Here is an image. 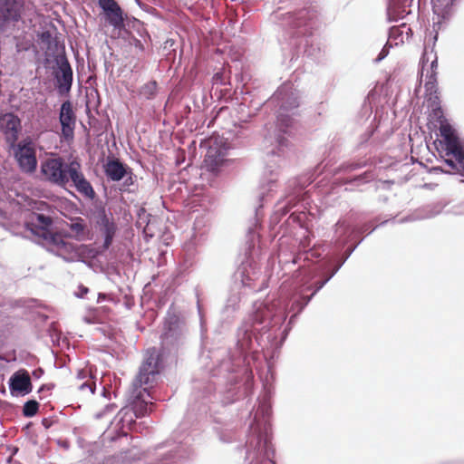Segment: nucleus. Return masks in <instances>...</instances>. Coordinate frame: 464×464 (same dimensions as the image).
I'll use <instances>...</instances> for the list:
<instances>
[{"label":"nucleus","mask_w":464,"mask_h":464,"mask_svg":"<svg viewBox=\"0 0 464 464\" xmlns=\"http://www.w3.org/2000/svg\"><path fill=\"white\" fill-rule=\"evenodd\" d=\"M289 313L294 314V311L290 310V304L285 299L271 306L265 302H255L252 311L237 329L236 350L229 353L227 359L219 362L212 372L213 377L236 382L237 378L230 374L236 372L242 364H249L246 362L248 356L256 353L257 347L266 348L276 340V333Z\"/></svg>","instance_id":"1"},{"label":"nucleus","mask_w":464,"mask_h":464,"mask_svg":"<svg viewBox=\"0 0 464 464\" xmlns=\"http://www.w3.org/2000/svg\"><path fill=\"white\" fill-rule=\"evenodd\" d=\"M268 103L274 105L276 110V123L274 127L267 129L265 136V142L270 145H276L275 149L267 151L266 166L265 177L267 190L272 191L276 187V181L279 176V160H275V157L280 158L284 153V148L287 147V140L283 134L290 133L289 129L293 127L297 110L300 105V96L298 91L294 88L291 82L283 83L269 99Z\"/></svg>","instance_id":"2"},{"label":"nucleus","mask_w":464,"mask_h":464,"mask_svg":"<svg viewBox=\"0 0 464 464\" xmlns=\"http://www.w3.org/2000/svg\"><path fill=\"white\" fill-rule=\"evenodd\" d=\"M161 372V360L155 347L149 348L144 354V358L135 379L132 381L128 392V406L123 407L116 416V428L121 430V435L126 436L127 431L123 429L134 423L133 416L136 418L144 417L149 411V402L145 396L154 399L149 387L143 385H151Z\"/></svg>","instance_id":"3"},{"label":"nucleus","mask_w":464,"mask_h":464,"mask_svg":"<svg viewBox=\"0 0 464 464\" xmlns=\"http://www.w3.org/2000/svg\"><path fill=\"white\" fill-rule=\"evenodd\" d=\"M271 388L265 385L264 393L258 398V406L246 441V459L249 460V464H276L270 459V451L273 452L268 420L271 413Z\"/></svg>","instance_id":"4"},{"label":"nucleus","mask_w":464,"mask_h":464,"mask_svg":"<svg viewBox=\"0 0 464 464\" xmlns=\"http://www.w3.org/2000/svg\"><path fill=\"white\" fill-rule=\"evenodd\" d=\"M362 242L359 241L353 246L349 247L343 258L339 261V263L334 266V268L327 275L325 274V270L331 266L330 261H327L316 267V271H320L322 275L324 276V279L317 281L314 285L310 284V281L314 278V275L312 273H305L304 277L298 281L297 285L295 288V291L289 295L285 296L284 299L290 304V310L294 311V314L291 315L288 324H292L294 323V319L303 311V309L308 304L313 296L322 289L330 279L339 271V269L343 266V265L346 262V260L350 257L353 252L356 249L358 245Z\"/></svg>","instance_id":"5"},{"label":"nucleus","mask_w":464,"mask_h":464,"mask_svg":"<svg viewBox=\"0 0 464 464\" xmlns=\"http://www.w3.org/2000/svg\"><path fill=\"white\" fill-rule=\"evenodd\" d=\"M438 140L437 150L440 157L448 169H441L442 172L451 175L464 176V146L458 135L456 129L451 123L445 124L437 130Z\"/></svg>","instance_id":"6"},{"label":"nucleus","mask_w":464,"mask_h":464,"mask_svg":"<svg viewBox=\"0 0 464 464\" xmlns=\"http://www.w3.org/2000/svg\"><path fill=\"white\" fill-rule=\"evenodd\" d=\"M188 341V329L183 318L173 307H170L166 314L163 332L160 335L161 348L156 351L161 360L163 368L164 355H176Z\"/></svg>","instance_id":"7"},{"label":"nucleus","mask_w":464,"mask_h":464,"mask_svg":"<svg viewBox=\"0 0 464 464\" xmlns=\"http://www.w3.org/2000/svg\"><path fill=\"white\" fill-rule=\"evenodd\" d=\"M70 162L66 163L63 158H50L41 164V172L44 179L59 187H65L69 182Z\"/></svg>","instance_id":"8"},{"label":"nucleus","mask_w":464,"mask_h":464,"mask_svg":"<svg viewBox=\"0 0 464 464\" xmlns=\"http://www.w3.org/2000/svg\"><path fill=\"white\" fill-rule=\"evenodd\" d=\"M39 238L43 240V244L50 252L63 257L65 261L73 260L72 256L76 254L75 246L66 242L60 234L41 229Z\"/></svg>","instance_id":"9"},{"label":"nucleus","mask_w":464,"mask_h":464,"mask_svg":"<svg viewBox=\"0 0 464 464\" xmlns=\"http://www.w3.org/2000/svg\"><path fill=\"white\" fill-rule=\"evenodd\" d=\"M307 12L305 10L300 11L298 14H291L285 13L281 14L284 20L286 21V24L294 30L291 35V38L295 43L292 44L301 48L304 44V47L308 44V40L306 39L307 34H311V26L307 24L305 17Z\"/></svg>","instance_id":"10"},{"label":"nucleus","mask_w":464,"mask_h":464,"mask_svg":"<svg viewBox=\"0 0 464 464\" xmlns=\"http://www.w3.org/2000/svg\"><path fill=\"white\" fill-rule=\"evenodd\" d=\"M456 2L457 0H431L433 14L438 16V21L433 22V32H430L425 38V55H428L427 50L429 48L433 49L438 39V32L435 29L436 25L440 24V19H449L453 13Z\"/></svg>","instance_id":"11"},{"label":"nucleus","mask_w":464,"mask_h":464,"mask_svg":"<svg viewBox=\"0 0 464 464\" xmlns=\"http://www.w3.org/2000/svg\"><path fill=\"white\" fill-rule=\"evenodd\" d=\"M14 158L24 173H33L37 168L36 151L30 139L21 140L14 149Z\"/></svg>","instance_id":"12"},{"label":"nucleus","mask_w":464,"mask_h":464,"mask_svg":"<svg viewBox=\"0 0 464 464\" xmlns=\"http://www.w3.org/2000/svg\"><path fill=\"white\" fill-rule=\"evenodd\" d=\"M425 95L430 110L427 126L430 131L437 132V130L440 129L442 125L450 124V122L444 115L438 91L436 92H425Z\"/></svg>","instance_id":"13"},{"label":"nucleus","mask_w":464,"mask_h":464,"mask_svg":"<svg viewBox=\"0 0 464 464\" xmlns=\"http://www.w3.org/2000/svg\"><path fill=\"white\" fill-rule=\"evenodd\" d=\"M58 70L54 72L55 88L60 96L68 95L71 92L73 79L72 66L65 56L56 58Z\"/></svg>","instance_id":"14"},{"label":"nucleus","mask_w":464,"mask_h":464,"mask_svg":"<svg viewBox=\"0 0 464 464\" xmlns=\"http://www.w3.org/2000/svg\"><path fill=\"white\" fill-rule=\"evenodd\" d=\"M69 181L72 182V186L84 197L92 199L95 197V191L92 184L86 179L82 171L80 162L73 160L70 161L69 169Z\"/></svg>","instance_id":"15"},{"label":"nucleus","mask_w":464,"mask_h":464,"mask_svg":"<svg viewBox=\"0 0 464 464\" xmlns=\"http://www.w3.org/2000/svg\"><path fill=\"white\" fill-rule=\"evenodd\" d=\"M22 125L20 118L13 112L0 116V131L5 135L6 142L14 146L19 139Z\"/></svg>","instance_id":"16"},{"label":"nucleus","mask_w":464,"mask_h":464,"mask_svg":"<svg viewBox=\"0 0 464 464\" xmlns=\"http://www.w3.org/2000/svg\"><path fill=\"white\" fill-rule=\"evenodd\" d=\"M59 121L62 128L63 137L65 140L72 139L76 123V116L71 101L67 100L62 103L59 112Z\"/></svg>","instance_id":"17"},{"label":"nucleus","mask_w":464,"mask_h":464,"mask_svg":"<svg viewBox=\"0 0 464 464\" xmlns=\"http://www.w3.org/2000/svg\"><path fill=\"white\" fill-rule=\"evenodd\" d=\"M99 6L106 15L107 22L115 29L124 26L123 13L115 0H99Z\"/></svg>","instance_id":"18"},{"label":"nucleus","mask_w":464,"mask_h":464,"mask_svg":"<svg viewBox=\"0 0 464 464\" xmlns=\"http://www.w3.org/2000/svg\"><path fill=\"white\" fill-rule=\"evenodd\" d=\"M9 389L13 395L30 393L32 383L28 372L24 370L14 372L9 379Z\"/></svg>","instance_id":"19"},{"label":"nucleus","mask_w":464,"mask_h":464,"mask_svg":"<svg viewBox=\"0 0 464 464\" xmlns=\"http://www.w3.org/2000/svg\"><path fill=\"white\" fill-rule=\"evenodd\" d=\"M23 7L24 0H0V16L5 22H17Z\"/></svg>","instance_id":"20"},{"label":"nucleus","mask_w":464,"mask_h":464,"mask_svg":"<svg viewBox=\"0 0 464 464\" xmlns=\"http://www.w3.org/2000/svg\"><path fill=\"white\" fill-rule=\"evenodd\" d=\"M226 150L218 146H209L205 156V164L209 171H216L226 160Z\"/></svg>","instance_id":"21"},{"label":"nucleus","mask_w":464,"mask_h":464,"mask_svg":"<svg viewBox=\"0 0 464 464\" xmlns=\"http://www.w3.org/2000/svg\"><path fill=\"white\" fill-rule=\"evenodd\" d=\"M130 168L121 162L119 160H109L105 167L104 171L107 178L112 181H120L124 177L129 175Z\"/></svg>","instance_id":"22"},{"label":"nucleus","mask_w":464,"mask_h":464,"mask_svg":"<svg viewBox=\"0 0 464 464\" xmlns=\"http://www.w3.org/2000/svg\"><path fill=\"white\" fill-rule=\"evenodd\" d=\"M442 211V206L439 203L428 205L421 209L417 210L414 214L408 216L400 220L401 223L408 221H416L421 219H429L435 218Z\"/></svg>","instance_id":"23"},{"label":"nucleus","mask_w":464,"mask_h":464,"mask_svg":"<svg viewBox=\"0 0 464 464\" xmlns=\"http://www.w3.org/2000/svg\"><path fill=\"white\" fill-rule=\"evenodd\" d=\"M72 233V237L77 240H84L87 238L89 229L86 221L80 218H74L71 219V222L67 225Z\"/></svg>","instance_id":"24"},{"label":"nucleus","mask_w":464,"mask_h":464,"mask_svg":"<svg viewBox=\"0 0 464 464\" xmlns=\"http://www.w3.org/2000/svg\"><path fill=\"white\" fill-rule=\"evenodd\" d=\"M257 272H253L252 275H250V270L246 264H242L236 275L237 278L240 277V281L243 286L249 287L254 291H258L261 289V287L256 289L255 286V281L257 279Z\"/></svg>","instance_id":"25"},{"label":"nucleus","mask_w":464,"mask_h":464,"mask_svg":"<svg viewBox=\"0 0 464 464\" xmlns=\"http://www.w3.org/2000/svg\"><path fill=\"white\" fill-rule=\"evenodd\" d=\"M437 68H438V60L435 56L430 64V68L426 70L425 74V92H436L438 91L437 85Z\"/></svg>","instance_id":"26"},{"label":"nucleus","mask_w":464,"mask_h":464,"mask_svg":"<svg viewBox=\"0 0 464 464\" xmlns=\"http://www.w3.org/2000/svg\"><path fill=\"white\" fill-rule=\"evenodd\" d=\"M37 225H34V227L31 228V231L36 237H40V230H45L46 232L50 231V227L53 225V218L50 216L44 214H37L36 216Z\"/></svg>","instance_id":"27"},{"label":"nucleus","mask_w":464,"mask_h":464,"mask_svg":"<svg viewBox=\"0 0 464 464\" xmlns=\"http://www.w3.org/2000/svg\"><path fill=\"white\" fill-rule=\"evenodd\" d=\"M116 225L114 223L109 225L108 227H103L101 229L102 235L104 236L103 241V248L108 249L112 243L113 237L116 233Z\"/></svg>","instance_id":"28"},{"label":"nucleus","mask_w":464,"mask_h":464,"mask_svg":"<svg viewBox=\"0 0 464 464\" xmlns=\"http://www.w3.org/2000/svg\"><path fill=\"white\" fill-rule=\"evenodd\" d=\"M240 296L237 294L231 295L226 303L224 307V312L229 314H233L239 308Z\"/></svg>","instance_id":"29"},{"label":"nucleus","mask_w":464,"mask_h":464,"mask_svg":"<svg viewBox=\"0 0 464 464\" xmlns=\"http://www.w3.org/2000/svg\"><path fill=\"white\" fill-rule=\"evenodd\" d=\"M39 409V403L35 400L27 401L23 406V414L24 417H34Z\"/></svg>","instance_id":"30"},{"label":"nucleus","mask_w":464,"mask_h":464,"mask_svg":"<svg viewBox=\"0 0 464 464\" xmlns=\"http://www.w3.org/2000/svg\"><path fill=\"white\" fill-rule=\"evenodd\" d=\"M407 29V31H411L409 27L406 26L405 24H401L400 26H392L389 30V39L398 40L402 43L403 42V31Z\"/></svg>","instance_id":"31"},{"label":"nucleus","mask_w":464,"mask_h":464,"mask_svg":"<svg viewBox=\"0 0 464 464\" xmlns=\"http://www.w3.org/2000/svg\"><path fill=\"white\" fill-rule=\"evenodd\" d=\"M405 11L402 10L401 11L399 9V7L397 8L395 4H392V3H390L388 7H387V16H388V20L390 22H392V21H397L401 18H403L404 13Z\"/></svg>","instance_id":"32"},{"label":"nucleus","mask_w":464,"mask_h":464,"mask_svg":"<svg viewBox=\"0 0 464 464\" xmlns=\"http://www.w3.org/2000/svg\"><path fill=\"white\" fill-rule=\"evenodd\" d=\"M97 223L100 226V228L103 227H108L112 224L111 214H108L104 208H102L97 212Z\"/></svg>","instance_id":"33"},{"label":"nucleus","mask_w":464,"mask_h":464,"mask_svg":"<svg viewBox=\"0 0 464 464\" xmlns=\"http://www.w3.org/2000/svg\"><path fill=\"white\" fill-rule=\"evenodd\" d=\"M157 82L155 81L150 82L144 84L141 88L140 94L150 100L152 99L156 94Z\"/></svg>","instance_id":"34"},{"label":"nucleus","mask_w":464,"mask_h":464,"mask_svg":"<svg viewBox=\"0 0 464 464\" xmlns=\"http://www.w3.org/2000/svg\"><path fill=\"white\" fill-rule=\"evenodd\" d=\"M335 227H336L335 232H336V234H337L339 237L344 236V235H346V234H348L349 236H351L352 234L355 233V229L351 228L350 225H348V224H347L345 221H343V220H339V221L335 224Z\"/></svg>","instance_id":"35"},{"label":"nucleus","mask_w":464,"mask_h":464,"mask_svg":"<svg viewBox=\"0 0 464 464\" xmlns=\"http://www.w3.org/2000/svg\"><path fill=\"white\" fill-rule=\"evenodd\" d=\"M392 48V44L389 43H386V44L382 47L381 52L379 53L378 56L374 59L375 63L382 62L384 58L387 57L389 54L390 49Z\"/></svg>","instance_id":"36"},{"label":"nucleus","mask_w":464,"mask_h":464,"mask_svg":"<svg viewBox=\"0 0 464 464\" xmlns=\"http://www.w3.org/2000/svg\"><path fill=\"white\" fill-rule=\"evenodd\" d=\"M95 383L93 382H85L79 385V390L83 392L88 390L91 394H93L95 392Z\"/></svg>","instance_id":"37"},{"label":"nucleus","mask_w":464,"mask_h":464,"mask_svg":"<svg viewBox=\"0 0 464 464\" xmlns=\"http://www.w3.org/2000/svg\"><path fill=\"white\" fill-rule=\"evenodd\" d=\"M160 455L164 457V459L161 460L162 464H167L169 461H172L175 457V454L173 453L172 450L160 453Z\"/></svg>","instance_id":"38"},{"label":"nucleus","mask_w":464,"mask_h":464,"mask_svg":"<svg viewBox=\"0 0 464 464\" xmlns=\"http://www.w3.org/2000/svg\"><path fill=\"white\" fill-rule=\"evenodd\" d=\"M39 38L43 44H45L47 45L51 44L52 42V34L49 31H44L40 35Z\"/></svg>","instance_id":"39"},{"label":"nucleus","mask_w":464,"mask_h":464,"mask_svg":"<svg viewBox=\"0 0 464 464\" xmlns=\"http://www.w3.org/2000/svg\"><path fill=\"white\" fill-rule=\"evenodd\" d=\"M212 82L214 84L225 85L226 82L223 79V72H218L213 75Z\"/></svg>","instance_id":"40"},{"label":"nucleus","mask_w":464,"mask_h":464,"mask_svg":"<svg viewBox=\"0 0 464 464\" xmlns=\"http://www.w3.org/2000/svg\"><path fill=\"white\" fill-rule=\"evenodd\" d=\"M129 174L130 175L127 177V179L124 181V185H126V186H130L134 182V177L132 176L130 169L129 170Z\"/></svg>","instance_id":"41"},{"label":"nucleus","mask_w":464,"mask_h":464,"mask_svg":"<svg viewBox=\"0 0 464 464\" xmlns=\"http://www.w3.org/2000/svg\"><path fill=\"white\" fill-rule=\"evenodd\" d=\"M198 314H199V318H200V326H201V330L203 331L204 330V320H203L201 309H200L198 303Z\"/></svg>","instance_id":"42"},{"label":"nucleus","mask_w":464,"mask_h":464,"mask_svg":"<svg viewBox=\"0 0 464 464\" xmlns=\"http://www.w3.org/2000/svg\"><path fill=\"white\" fill-rule=\"evenodd\" d=\"M290 329H291V327H290V326H286V327L284 329V331H283V333H282V334H283V335H282V341H284V340L286 338V336H287L288 332L290 331Z\"/></svg>","instance_id":"43"},{"label":"nucleus","mask_w":464,"mask_h":464,"mask_svg":"<svg viewBox=\"0 0 464 464\" xmlns=\"http://www.w3.org/2000/svg\"><path fill=\"white\" fill-rule=\"evenodd\" d=\"M87 372L84 370H80L78 372V378L82 379L86 376Z\"/></svg>","instance_id":"44"},{"label":"nucleus","mask_w":464,"mask_h":464,"mask_svg":"<svg viewBox=\"0 0 464 464\" xmlns=\"http://www.w3.org/2000/svg\"><path fill=\"white\" fill-rule=\"evenodd\" d=\"M463 212V208L461 206L458 207V209L457 210H452V213L456 214V215H461Z\"/></svg>","instance_id":"45"},{"label":"nucleus","mask_w":464,"mask_h":464,"mask_svg":"<svg viewBox=\"0 0 464 464\" xmlns=\"http://www.w3.org/2000/svg\"><path fill=\"white\" fill-rule=\"evenodd\" d=\"M114 408H115L114 404H108L105 407V411H111L112 410H114Z\"/></svg>","instance_id":"46"},{"label":"nucleus","mask_w":464,"mask_h":464,"mask_svg":"<svg viewBox=\"0 0 464 464\" xmlns=\"http://www.w3.org/2000/svg\"><path fill=\"white\" fill-rule=\"evenodd\" d=\"M368 229V225H364L362 226V227H360V229L358 230V233H364L365 231H367Z\"/></svg>","instance_id":"47"},{"label":"nucleus","mask_w":464,"mask_h":464,"mask_svg":"<svg viewBox=\"0 0 464 464\" xmlns=\"http://www.w3.org/2000/svg\"><path fill=\"white\" fill-rule=\"evenodd\" d=\"M309 256H314V250H310L305 254L304 259H309Z\"/></svg>","instance_id":"48"},{"label":"nucleus","mask_w":464,"mask_h":464,"mask_svg":"<svg viewBox=\"0 0 464 464\" xmlns=\"http://www.w3.org/2000/svg\"><path fill=\"white\" fill-rule=\"evenodd\" d=\"M346 235H347V237L345 239L342 240V238H339V241H341L342 246H343L347 243L348 237H350L348 234H346Z\"/></svg>","instance_id":"49"},{"label":"nucleus","mask_w":464,"mask_h":464,"mask_svg":"<svg viewBox=\"0 0 464 464\" xmlns=\"http://www.w3.org/2000/svg\"><path fill=\"white\" fill-rule=\"evenodd\" d=\"M0 218H5V213L0 209Z\"/></svg>","instance_id":"50"},{"label":"nucleus","mask_w":464,"mask_h":464,"mask_svg":"<svg viewBox=\"0 0 464 464\" xmlns=\"http://www.w3.org/2000/svg\"><path fill=\"white\" fill-rule=\"evenodd\" d=\"M259 198H260L261 200L264 199V198H265V192L264 191H261V193L259 195Z\"/></svg>","instance_id":"51"},{"label":"nucleus","mask_w":464,"mask_h":464,"mask_svg":"<svg viewBox=\"0 0 464 464\" xmlns=\"http://www.w3.org/2000/svg\"><path fill=\"white\" fill-rule=\"evenodd\" d=\"M107 393H108V392L106 391V389H105V388H103L102 395H103L104 397H106V396H107Z\"/></svg>","instance_id":"52"},{"label":"nucleus","mask_w":464,"mask_h":464,"mask_svg":"<svg viewBox=\"0 0 464 464\" xmlns=\"http://www.w3.org/2000/svg\"><path fill=\"white\" fill-rule=\"evenodd\" d=\"M424 71H425V67L423 66V67H422L421 77H423V76H424Z\"/></svg>","instance_id":"53"},{"label":"nucleus","mask_w":464,"mask_h":464,"mask_svg":"<svg viewBox=\"0 0 464 464\" xmlns=\"http://www.w3.org/2000/svg\"><path fill=\"white\" fill-rule=\"evenodd\" d=\"M43 423H44V425L45 427H48V426H47V420H44Z\"/></svg>","instance_id":"54"},{"label":"nucleus","mask_w":464,"mask_h":464,"mask_svg":"<svg viewBox=\"0 0 464 464\" xmlns=\"http://www.w3.org/2000/svg\"><path fill=\"white\" fill-rule=\"evenodd\" d=\"M82 292L87 293V292H88V289H87V288H84V289H82Z\"/></svg>","instance_id":"55"},{"label":"nucleus","mask_w":464,"mask_h":464,"mask_svg":"<svg viewBox=\"0 0 464 464\" xmlns=\"http://www.w3.org/2000/svg\"><path fill=\"white\" fill-rule=\"evenodd\" d=\"M387 222H388L387 220H386V221H382V222L381 223V225H383V224H385V223H387Z\"/></svg>","instance_id":"56"},{"label":"nucleus","mask_w":464,"mask_h":464,"mask_svg":"<svg viewBox=\"0 0 464 464\" xmlns=\"http://www.w3.org/2000/svg\"><path fill=\"white\" fill-rule=\"evenodd\" d=\"M375 228L376 227L372 228V230L369 233H372V231H374Z\"/></svg>","instance_id":"57"},{"label":"nucleus","mask_w":464,"mask_h":464,"mask_svg":"<svg viewBox=\"0 0 464 464\" xmlns=\"http://www.w3.org/2000/svg\"><path fill=\"white\" fill-rule=\"evenodd\" d=\"M165 446H160L158 449L160 450V449H163Z\"/></svg>","instance_id":"58"},{"label":"nucleus","mask_w":464,"mask_h":464,"mask_svg":"<svg viewBox=\"0 0 464 464\" xmlns=\"http://www.w3.org/2000/svg\"><path fill=\"white\" fill-rule=\"evenodd\" d=\"M251 271H252V272H250V275H252V273H253V272H255V271H254V268H251Z\"/></svg>","instance_id":"59"},{"label":"nucleus","mask_w":464,"mask_h":464,"mask_svg":"<svg viewBox=\"0 0 464 464\" xmlns=\"http://www.w3.org/2000/svg\"><path fill=\"white\" fill-rule=\"evenodd\" d=\"M135 1L137 2V4H138V5H140V2H139V0H135Z\"/></svg>","instance_id":"60"}]
</instances>
